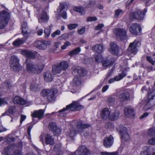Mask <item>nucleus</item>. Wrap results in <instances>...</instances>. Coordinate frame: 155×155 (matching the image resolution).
Masks as SVG:
<instances>
[{
	"label": "nucleus",
	"mask_w": 155,
	"mask_h": 155,
	"mask_svg": "<svg viewBox=\"0 0 155 155\" xmlns=\"http://www.w3.org/2000/svg\"><path fill=\"white\" fill-rule=\"evenodd\" d=\"M90 126L89 124H83L81 121H77L75 123L74 127L73 126L71 127L69 130L66 132V135L72 139L77 133H82L85 128H88Z\"/></svg>",
	"instance_id": "1"
},
{
	"label": "nucleus",
	"mask_w": 155,
	"mask_h": 155,
	"mask_svg": "<svg viewBox=\"0 0 155 155\" xmlns=\"http://www.w3.org/2000/svg\"><path fill=\"white\" fill-rule=\"evenodd\" d=\"M84 108L83 106L81 105L77 101L73 102L71 104L67 105L66 107L60 110L57 113H59V116L61 117H65L67 113L65 112L67 110L76 111L82 109Z\"/></svg>",
	"instance_id": "2"
},
{
	"label": "nucleus",
	"mask_w": 155,
	"mask_h": 155,
	"mask_svg": "<svg viewBox=\"0 0 155 155\" xmlns=\"http://www.w3.org/2000/svg\"><path fill=\"white\" fill-rule=\"evenodd\" d=\"M26 69L29 73L38 74L42 70L44 65L41 64H36L28 59L26 61Z\"/></svg>",
	"instance_id": "3"
},
{
	"label": "nucleus",
	"mask_w": 155,
	"mask_h": 155,
	"mask_svg": "<svg viewBox=\"0 0 155 155\" xmlns=\"http://www.w3.org/2000/svg\"><path fill=\"white\" fill-rule=\"evenodd\" d=\"M58 91L56 89H44L41 92V95L43 97L47 96V98L50 103L55 102L56 97Z\"/></svg>",
	"instance_id": "4"
},
{
	"label": "nucleus",
	"mask_w": 155,
	"mask_h": 155,
	"mask_svg": "<svg viewBox=\"0 0 155 155\" xmlns=\"http://www.w3.org/2000/svg\"><path fill=\"white\" fill-rule=\"evenodd\" d=\"M10 18V14L5 10L0 12V29H4L7 26Z\"/></svg>",
	"instance_id": "5"
},
{
	"label": "nucleus",
	"mask_w": 155,
	"mask_h": 155,
	"mask_svg": "<svg viewBox=\"0 0 155 155\" xmlns=\"http://www.w3.org/2000/svg\"><path fill=\"white\" fill-rule=\"evenodd\" d=\"M147 12V8H145L143 10L137 8L134 12L130 14V17L133 19L137 20L138 21H140L143 19Z\"/></svg>",
	"instance_id": "6"
},
{
	"label": "nucleus",
	"mask_w": 155,
	"mask_h": 155,
	"mask_svg": "<svg viewBox=\"0 0 155 155\" xmlns=\"http://www.w3.org/2000/svg\"><path fill=\"white\" fill-rule=\"evenodd\" d=\"M10 64L11 69L14 71H19L22 69V67L19 63V60L15 56L11 57Z\"/></svg>",
	"instance_id": "7"
},
{
	"label": "nucleus",
	"mask_w": 155,
	"mask_h": 155,
	"mask_svg": "<svg viewBox=\"0 0 155 155\" xmlns=\"http://www.w3.org/2000/svg\"><path fill=\"white\" fill-rule=\"evenodd\" d=\"M113 32L115 36L121 40H125L127 38V31L124 28H116L114 29Z\"/></svg>",
	"instance_id": "8"
},
{
	"label": "nucleus",
	"mask_w": 155,
	"mask_h": 155,
	"mask_svg": "<svg viewBox=\"0 0 155 155\" xmlns=\"http://www.w3.org/2000/svg\"><path fill=\"white\" fill-rule=\"evenodd\" d=\"M140 44V43L136 40H135L133 42L130 43L127 49L128 51V54H131L132 56L135 54L137 51V47Z\"/></svg>",
	"instance_id": "9"
},
{
	"label": "nucleus",
	"mask_w": 155,
	"mask_h": 155,
	"mask_svg": "<svg viewBox=\"0 0 155 155\" xmlns=\"http://www.w3.org/2000/svg\"><path fill=\"white\" fill-rule=\"evenodd\" d=\"M129 30L132 34L137 35L141 34L142 28L139 24L136 23L132 24L130 26Z\"/></svg>",
	"instance_id": "10"
},
{
	"label": "nucleus",
	"mask_w": 155,
	"mask_h": 155,
	"mask_svg": "<svg viewBox=\"0 0 155 155\" xmlns=\"http://www.w3.org/2000/svg\"><path fill=\"white\" fill-rule=\"evenodd\" d=\"M71 69L72 70L73 74L75 75L84 77L87 73L86 71L84 69L78 66H73Z\"/></svg>",
	"instance_id": "11"
},
{
	"label": "nucleus",
	"mask_w": 155,
	"mask_h": 155,
	"mask_svg": "<svg viewBox=\"0 0 155 155\" xmlns=\"http://www.w3.org/2000/svg\"><path fill=\"white\" fill-rule=\"evenodd\" d=\"M49 42L42 40H37L33 43L34 46L40 50H44L46 49Z\"/></svg>",
	"instance_id": "12"
},
{
	"label": "nucleus",
	"mask_w": 155,
	"mask_h": 155,
	"mask_svg": "<svg viewBox=\"0 0 155 155\" xmlns=\"http://www.w3.org/2000/svg\"><path fill=\"white\" fill-rule=\"evenodd\" d=\"M120 127L121 129L119 130V133L121 135L122 141H129L130 140V136L126 130V128L123 126H121Z\"/></svg>",
	"instance_id": "13"
},
{
	"label": "nucleus",
	"mask_w": 155,
	"mask_h": 155,
	"mask_svg": "<svg viewBox=\"0 0 155 155\" xmlns=\"http://www.w3.org/2000/svg\"><path fill=\"white\" fill-rule=\"evenodd\" d=\"M49 128L50 130L53 132L54 135H58L61 133V130L58 127L56 123L55 122H50L49 124Z\"/></svg>",
	"instance_id": "14"
},
{
	"label": "nucleus",
	"mask_w": 155,
	"mask_h": 155,
	"mask_svg": "<svg viewBox=\"0 0 155 155\" xmlns=\"http://www.w3.org/2000/svg\"><path fill=\"white\" fill-rule=\"evenodd\" d=\"M38 22L41 23L43 22H47L49 20V17L45 11H43L38 16Z\"/></svg>",
	"instance_id": "15"
},
{
	"label": "nucleus",
	"mask_w": 155,
	"mask_h": 155,
	"mask_svg": "<svg viewBox=\"0 0 155 155\" xmlns=\"http://www.w3.org/2000/svg\"><path fill=\"white\" fill-rule=\"evenodd\" d=\"M66 5L64 3L60 4V5L57 9V12L59 15L64 19L67 18V14L66 12L64 10L65 8Z\"/></svg>",
	"instance_id": "16"
},
{
	"label": "nucleus",
	"mask_w": 155,
	"mask_h": 155,
	"mask_svg": "<svg viewBox=\"0 0 155 155\" xmlns=\"http://www.w3.org/2000/svg\"><path fill=\"white\" fill-rule=\"evenodd\" d=\"M110 48L109 51L113 54L117 55L119 53V47L117 43L114 42H112L110 44Z\"/></svg>",
	"instance_id": "17"
},
{
	"label": "nucleus",
	"mask_w": 155,
	"mask_h": 155,
	"mask_svg": "<svg viewBox=\"0 0 155 155\" xmlns=\"http://www.w3.org/2000/svg\"><path fill=\"white\" fill-rule=\"evenodd\" d=\"M114 138L112 136L105 137L104 140L103 145L106 148L110 147L113 143Z\"/></svg>",
	"instance_id": "18"
},
{
	"label": "nucleus",
	"mask_w": 155,
	"mask_h": 155,
	"mask_svg": "<svg viewBox=\"0 0 155 155\" xmlns=\"http://www.w3.org/2000/svg\"><path fill=\"white\" fill-rule=\"evenodd\" d=\"M76 152L78 153V155H89L90 154L89 150L84 146H79Z\"/></svg>",
	"instance_id": "19"
},
{
	"label": "nucleus",
	"mask_w": 155,
	"mask_h": 155,
	"mask_svg": "<svg viewBox=\"0 0 155 155\" xmlns=\"http://www.w3.org/2000/svg\"><path fill=\"white\" fill-rule=\"evenodd\" d=\"M17 147L14 144L9 145L5 148L4 152L5 155H12V151L15 149H16Z\"/></svg>",
	"instance_id": "20"
},
{
	"label": "nucleus",
	"mask_w": 155,
	"mask_h": 155,
	"mask_svg": "<svg viewBox=\"0 0 155 155\" xmlns=\"http://www.w3.org/2000/svg\"><path fill=\"white\" fill-rule=\"evenodd\" d=\"M44 114V112L43 110L40 109L38 110L34 111L31 114V115L33 120L34 118H37L39 120H41L43 117Z\"/></svg>",
	"instance_id": "21"
},
{
	"label": "nucleus",
	"mask_w": 155,
	"mask_h": 155,
	"mask_svg": "<svg viewBox=\"0 0 155 155\" xmlns=\"http://www.w3.org/2000/svg\"><path fill=\"white\" fill-rule=\"evenodd\" d=\"M22 33L25 37H28L30 32L27 23L25 21L23 22L21 25Z\"/></svg>",
	"instance_id": "22"
},
{
	"label": "nucleus",
	"mask_w": 155,
	"mask_h": 155,
	"mask_svg": "<svg viewBox=\"0 0 155 155\" xmlns=\"http://www.w3.org/2000/svg\"><path fill=\"white\" fill-rule=\"evenodd\" d=\"M110 112L108 108H105L101 111V117L104 120L109 118Z\"/></svg>",
	"instance_id": "23"
},
{
	"label": "nucleus",
	"mask_w": 155,
	"mask_h": 155,
	"mask_svg": "<svg viewBox=\"0 0 155 155\" xmlns=\"http://www.w3.org/2000/svg\"><path fill=\"white\" fill-rule=\"evenodd\" d=\"M20 53L28 58L34 59L35 58V54L30 51L25 50H22L20 51Z\"/></svg>",
	"instance_id": "24"
},
{
	"label": "nucleus",
	"mask_w": 155,
	"mask_h": 155,
	"mask_svg": "<svg viewBox=\"0 0 155 155\" xmlns=\"http://www.w3.org/2000/svg\"><path fill=\"white\" fill-rule=\"evenodd\" d=\"M148 102L143 107V109L145 110H147L152 108L155 106V100L153 99H149Z\"/></svg>",
	"instance_id": "25"
},
{
	"label": "nucleus",
	"mask_w": 155,
	"mask_h": 155,
	"mask_svg": "<svg viewBox=\"0 0 155 155\" xmlns=\"http://www.w3.org/2000/svg\"><path fill=\"white\" fill-rule=\"evenodd\" d=\"M45 143L46 145H53L54 143V139L52 136L47 134L45 136Z\"/></svg>",
	"instance_id": "26"
},
{
	"label": "nucleus",
	"mask_w": 155,
	"mask_h": 155,
	"mask_svg": "<svg viewBox=\"0 0 155 155\" xmlns=\"http://www.w3.org/2000/svg\"><path fill=\"white\" fill-rule=\"evenodd\" d=\"M92 48L94 51L98 53V54L103 52L104 50V47L101 44H97L93 46Z\"/></svg>",
	"instance_id": "27"
},
{
	"label": "nucleus",
	"mask_w": 155,
	"mask_h": 155,
	"mask_svg": "<svg viewBox=\"0 0 155 155\" xmlns=\"http://www.w3.org/2000/svg\"><path fill=\"white\" fill-rule=\"evenodd\" d=\"M28 37L24 36L22 38H18L14 41L12 45L15 46H18L20 45L23 44L25 41Z\"/></svg>",
	"instance_id": "28"
},
{
	"label": "nucleus",
	"mask_w": 155,
	"mask_h": 155,
	"mask_svg": "<svg viewBox=\"0 0 155 155\" xmlns=\"http://www.w3.org/2000/svg\"><path fill=\"white\" fill-rule=\"evenodd\" d=\"M125 115L128 117H133L134 115L133 109L131 107H127L125 108Z\"/></svg>",
	"instance_id": "29"
},
{
	"label": "nucleus",
	"mask_w": 155,
	"mask_h": 155,
	"mask_svg": "<svg viewBox=\"0 0 155 155\" xmlns=\"http://www.w3.org/2000/svg\"><path fill=\"white\" fill-rule=\"evenodd\" d=\"M41 88L39 83L37 81L33 82L30 87L31 91H39Z\"/></svg>",
	"instance_id": "30"
},
{
	"label": "nucleus",
	"mask_w": 155,
	"mask_h": 155,
	"mask_svg": "<svg viewBox=\"0 0 155 155\" xmlns=\"http://www.w3.org/2000/svg\"><path fill=\"white\" fill-rule=\"evenodd\" d=\"M13 101L14 103L24 105L26 104L27 102L25 100L18 96H16L13 99Z\"/></svg>",
	"instance_id": "31"
},
{
	"label": "nucleus",
	"mask_w": 155,
	"mask_h": 155,
	"mask_svg": "<svg viewBox=\"0 0 155 155\" xmlns=\"http://www.w3.org/2000/svg\"><path fill=\"white\" fill-rule=\"evenodd\" d=\"M119 98L121 101L128 100L130 99L129 94L127 92H123L119 95Z\"/></svg>",
	"instance_id": "32"
},
{
	"label": "nucleus",
	"mask_w": 155,
	"mask_h": 155,
	"mask_svg": "<svg viewBox=\"0 0 155 155\" xmlns=\"http://www.w3.org/2000/svg\"><path fill=\"white\" fill-rule=\"evenodd\" d=\"M44 79L47 82H50L53 80V77L51 72L47 71L44 73Z\"/></svg>",
	"instance_id": "33"
},
{
	"label": "nucleus",
	"mask_w": 155,
	"mask_h": 155,
	"mask_svg": "<svg viewBox=\"0 0 155 155\" xmlns=\"http://www.w3.org/2000/svg\"><path fill=\"white\" fill-rule=\"evenodd\" d=\"M119 111L116 110L111 114H110L109 119L111 120H117L119 118Z\"/></svg>",
	"instance_id": "34"
},
{
	"label": "nucleus",
	"mask_w": 155,
	"mask_h": 155,
	"mask_svg": "<svg viewBox=\"0 0 155 155\" xmlns=\"http://www.w3.org/2000/svg\"><path fill=\"white\" fill-rule=\"evenodd\" d=\"M143 150L148 155H155V152L153 149L149 146H145L144 147Z\"/></svg>",
	"instance_id": "35"
},
{
	"label": "nucleus",
	"mask_w": 155,
	"mask_h": 155,
	"mask_svg": "<svg viewBox=\"0 0 155 155\" xmlns=\"http://www.w3.org/2000/svg\"><path fill=\"white\" fill-rule=\"evenodd\" d=\"M61 144H56L54 147V151L57 155H61L62 151L61 150Z\"/></svg>",
	"instance_id": "36"
},
{
	"label": "nucleus",
	"mask_w": 155,
	"mask_h": 155,
	"mask_svg": "<svg viewBox=\"0 0 155 155\" xmlns=\"http://www.w3.org/2000/svg\"><path fill=\"white\" fill-rule=\"evenodd\" d=\"M58 64H56L52 67V71L54 74H59L62 71Z\"/></svg>",
	"instance_id": "37"
},
{
	"label": "nucleus",
	"mask_w": 155,
	"mask_h": 155,
	"mask_svg": "<svg viewBox=\"0 0 155 155\" xmlns=\"http://www.w3.org/2000/svg\"><path fill=\"white\" fill-rule=\"evenodd\" d=\"M62 71H65L68 68V64L67 61H62L58 63Z\"/></svg>",
	"instance_id": "38"
},
{
	"label": "nucleus",
	"mask_w": 155,
	"mask_h": 155,
	"mask_svg": "<svg viewBox=\"0 0 155 155\" xmlns=\"http://www.w3.org/2000/svg\"><path fill=\"white\" fill-rule=\"evenodd\" d=\"M94 58L95 61L97 63H100L103 60L102 56L101 54H95Z\"/></svg>",
	"instance_id": "39"
},
{
	"label": "nucleus",
	"mask_w": 155,
	"mask_h": 155,
	"mask_svg": "<svg viewBox=\"0 0 155 155\" xmlns=\"http://www.w3.org/2000/svg\"><path fill=\"white\" fill-rule=\"evenodd\" d=\"M81 51V49L80 47H78L74 49V50L70 51L69 54L70 56H73L74 55H77Z\"/></svg>",
	"instance_id": "40"
},
{
	"label": "nucleus",
	"mask_w": 155,
	"mask_h": 155,
	"mask_svg": "<svg viewBox=\"0 0 155 155\" xmlns=\"http://www.w3.org/2000/svg\"><path fill=\"white\" fill-rule=\"evenodd\" d=\"M81 84V79L80 77H75L73 79V84L74 86H80Z\"/></svg>",
	"instance_id": "41"
},
{
	"label": "nucleus",
	"mask_w": 155,
	"mask_h": 155,
	"mask_svg": "<svg viewBox=\"0 0 155 155\" xmlns=\"http://www.w3.org/2000/svg\"><path fill=\"white\" fill-rule=\"evenodd\" d=\"M126 75V74L124 71H122L121 73L119 74L118 75L115 76L114 78L115 81H117L122 79L124 77H125Z\"/></svg>",
	"instance_id": "42"
},
{
	"label": "nucleus",
	"mask_w": 155,
	"mask_h": 155,
	"mask_svg": "<svg viewBox=\"0 0 155 155\" xmlns=\"http://www.w3.org/2000/svg\"><path fill=\"white\" fill-rule=\"evenodd\" d=\"M101 155H118L119 153L117 151L114 152H102L100 153Z\"/></svg>",
	"instance_id": "43"
},
{
	"label": "nucleus",
	"mask_w": 155,
	"mask_h": 155,
	"mask_svg": "<svg viewBox=\"0 0 155 155\" xmlns=\"http://www.w3.org/2000/svg\"><path fill=\"white\" fill-rule=\"evenodd\" d=\"M74 10L75 11L79 12L81 15L84 13V8L81 7H76L74 8Z\"/></svg>",
	"instance_id": "44"
},
{
	"label": "nucleus",
	"mask_w": 155,
	"mask_h": 155,
	"mask_svg": "<svg viewBox=\"0 0 155 155\" xmlns=\"http://www.w3.org/2000/svg\"><path fill=\"white\" fill-rule=\"evenodd\" d=\"M51 30L50 28H47L45 29L44 33L45 34L44 36L45 38H47L49 36L51 33Z\"/></svg>",
	"instance_id": "45"
},
{
	"label": "nucleus",
	"mask_w": 155,
	"mask_h": 155,
	"mask_svg": "<svg viewBox=\"0 0 155 155\" xmlns=\"http://www.w3.org/2000/svg\"><path fill=\"white\" fill-rule=\"evenodd\" d=\"M78 25L77 24H70L68 25V29L70 30H72L77 28Z\"/></svg>",
	"instance_id": "46"
},
{
	"label": "nucleus",
	"mask_w": 155,
	"mask_h": 155,
	"mask_svg": "<svg viewBox=\"0 0 155 155\" xmlns=\"http://www.w3.org/2000/svg\"><path fill=\"white\" fill-rule=\"evenodd\" d=\"M113 63L112 61L109 60H106L103 62V65L104 67H107L112 64Z\"/></svg>",
	"instance_id": "47"
},
{
	"label": "nucleus",
	"mask_w": 155,
	"mask_h": 155,
	"mask_svg": "<svg viewBox=\"0 0 155 155\" xmlns=\"http://www.w3.org/2000/svg\"><path fill=\"white\" fill-rule=\"evenodd\" d=\"M148 134L150 136H152L155 135V127L150 129L147 132Z\"/></svg>",
	"instance_id": "48"
},
{
	"label": "nucleus",
	"mask_w": 155,
	"mask_h": 155,
	"mask_svg": "<svg viewBox=\"0 0 155 155\" xmlns=\"http://www.w3.org/2000/svg\"><path fill=\"white\" fill-rule=\"evenodd\" d=\"M149 90H150L149 87H147L145 86H143L141 89L142 92L143 93L146 94H148V93H150V92H149Z\"/></svg>",
	"instance_id": "49"
},
{
	"label": "nucleus",
	"mask_w": 155,
	"mask_h": 155,
	"mask_svg": "<svg viewBox=\"0 0 155 155\" xmlns=\"http://www.w3.org/2000/svg\"><path fill=\"white\" fill-rule=\"evenodd\" d=\"M8 112L9 114H12L15 111V107L14 106H10L8 109Z\"/></svg>",
	"instance_id": "50"
},
{
	"label": "nucleus",
	"mask_w": 155,
	"mask_h": 155,
	"mask_svg": "<svg viewBox=\"0 0 155 155\" xmlns=\"http://www.w3.org/2000/svg\"><path fill=\"white\" fill-rule=\"evenodd\" d=\"M115 99V96L114 95H112L108 98V102L110 104H112L114 102Z\"/></svg>",
	"instance_id": "51"
},
{
	"label": "nucleus",
	"mask_w": 155,
	"mask_h": 155,
	"mask_svg": "<svg viewBox=\"0 0 155 155\" xmlns=\"http://www.w3.org/2000/svg\"><path fill=\"white\" fill-rule=\"evenodd\" d=\"M123 11L121 10L118 9L115 11V15L114 17L116 18L117 17L120 15L123 14Z\"/></svg>",
	"instance_id": "52"
},
{
	"label": "nucleus",
	"mask_w": 155,
	"mask_h": 155,
	"mask_svg": "<svg viewBox=\"0 0 155 155\" xmlns=\"http://www.w3.org/2000/svg\"><path fill=\"white\" fill-rule=\"evenodd\" d=\"M155 96V89L152 91L148 94V98L149 99H153Z\"/></svg>",
	"instance_id": "53"
},
{
	"label": "nucleus",
	"mask_w": 155,
	"mask_h": 155,
	"mask_svg": "<svg viewBox=\"0 0 155 155\" xmlns=\"http://www.w3.org/2000/svg\"><path fill=\"white\" fill-rule=\"evenodd\" d=\"M147 60L151 64L153 65L155 63V60L152 58L150 56H147L146 57Z\"/></svg>",
	"instance_id": "54"
},
{
	"label": "nucleus",
	"mask_w": 155,
	"mask_h": 155,
	"mask_svg": "<svg viewBox=\"0 0 155 155\" xmlns=\"http://www.w3.org/2000/svg\"><path fill=\"white\" fill-rule=\"evenodd\" d=\"M61 34V31L59 30L58 29L52 33L51 35V36L54 38L56 37V35H59Z\"/></svg>",
	"instance_id": "55"
},
{
	"label": "nucleus",
	"mask_w": 155,
	"mask_h": 155,
	"mask_svg": "<svg viewBox=\"0 0 155 155\" xmlns=\"http://www.w3.org/2000/svg\"><path fill=\"white\" fill-rule=\"evenodd\" d=\"M71 43L69 41H66L64 43V45L61 46V48L62 50L65 49L66 48L71 45Z\"/></svg>",
	"instance_id": "56"
},
{
	"label": "nucleus",
	"mask_w": 155,
	"mask_h": 155,
	"mask_svg": "<svg viewBox=\"0 0 155 155\" xmlns=\"http://www.w3.org/2000/svg\"><path fill=\"white\" fill-rule=\"evenodd\" d=\"M34 125V124H32L31 123H30L29 124L28 130H27V132L28 135L30 137V132H31V128H32L33 126Z\"/></svg>",
	"instance_id": "57"
},
{
	"label": "nucleus",
	"mask_w": 155,
	"mask_h": 155,
	"mask_svg": "<svg viewBox=\"0 0 155 155\" xmlns=\"http://www.w3.org/2000/svg\"><path fill=\"white\" fill-rule=\"evenodd\" d=\"M85 30V28L84 27H83L81 28L78 29V33L79 34L82 35L84 33Z\"/></svg>",
	"instance_id": "58"
},
{
	"label": "nucleus",
	"mask_w": 155,
	"mask_h": 155,
	"mask_svg": "<svg viewBox=\"0 0 155 155\" xmlns=\"http://www.w3.org/2000/svg\"><path fill=\"white\" fill-rule=\"evenodd\" d=\"M104 26V24H100L96 26L94 28V29L97 30H101Z\"/></svg>",
	"instance_id": "59"
},
{
	"label": "nucleus",
	"mask_w": 155,
	"mask_h": 155,
	"mask_svg": "<svg viewBox=\"0 0 155 155\" xmlns=\"http://www.w3.org/2000/svg\"><path fill=\"white\" fill-rule=\"evenodd\" d=\"M97 20V18L95 17H90L87 18V21H95Z\"/></svg>",
	"instance_id": "60"
},
{
	"label": "nucleus",
	"mask_w": 155,
	"mask_h": 155,
	"mask_svg": "<svg viewBox=\"0 0 155 155\" xmlns=\"http://www.w3.org/2000/svg\"><path fill=\"white\" fill-rule=\"evenodd\" d=\"M67 33H65L64 34L60 36L59 38L61 39L65 40L68 39L69 38Z\"/></svg>",
	"instance_id": "61"
},
{
	"label": "nucleus",
	"mask_w": 155,
	"mask_h": 155,
	"mask_svg": "<svg viewBox=\"0 0 155 155\" xmlns=\"http://www.w3.org/2000/svg\"><path fill=\"white\" fill-rule=\"evenodd\" d=\"M7 102L5 98H0V106L2 104H7Z\"/></svg>",
	"instance_id": "62"
},
{
	"label": "nucleus",
	"mask_w": 155,
	"mask_h": 155,
	"mask_svg": "<svg viewBox=\"0 0 155 155\" xmlns=\"http://www.w3.org/2000/svg\"><path fill=\"white\" fill-rule=\"evenodd\" d=\"M148 143L150 144L155 145V137L150 139Z\"/></svg>",
	"instance_id": "63"
},
{
	"label": "nucleus",
	"mask_w": 155,
	"mask_h": 155,
	"mask_svg": "<svg viewBox=\"0 0 155 155\" xmlns=\"http://www.w3.org/2000/svg\"><path fill=\"white\" fill-rule=\"evenodd\" d=\"M12 155H22L21 151L18 150H16L13 152Z\"/></svg>",
	"instance_id": "64"
}]
</instances>
